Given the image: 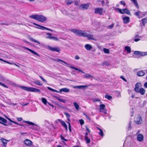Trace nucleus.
<instances>
[{
    "mask_svg": "<svg viewBox=\"0 0 147 147\" xmlns=\"http://www.w3.org/2000/svg\"><path fill=\"white\" fill-rule=\"evenodd\" d=\"M46 34L47 35L49 36L46 37L47 38H48L51 40H53L56 41H58L59 40V39L57 38L54 36H51L52 35V34L51 33H46Z\"/></svg>",
    "mask_w": 147,
    "mask_h": 147,
    "instance_id": "f8f14e48",
    "label": "nucleus"
},
{
    "mask_svg": "<svg viewBox=\"0 0 147 147\" xmlns=\"http://www.w3.org/2000/svg\"><path fill=\"white\" fill-rule=\"evenodd\" d=\"M105 97L109 100H110L112 98L111 96L108 94H106L105 96Z\"/></svg>",
    "mask_w": 147,
    "mask_h": 147,
    "instance_id": "58836bf2",
    "label": "nucleus"
},
{
    "mask_svg": "<svg viewBox=\"0 0 147 147\" xmlns=\"http://www.w3.org/2000/svg\"><path fill=\"white\" fill-rule=\"evenodd\" d=\"M0 60L4 62H5L9 64L10 65H13V63H10L5 60L2 59L0 58Z\"/></svg>",
    "mask_w": 147,
    "mask_h": 147,
    "instance_id": "c03bdc74",
    "label": "nucleus"
},
{
    "mask_svg": "<svg viewBox=\"0 0 147 147\" xmlns=\"http://www.w3.org/2000/svg\"><path fill=\"white\" fill-rule=\"evenodd\" d=\"M42 102L45 105H46L47 103V100L45 98H42Z\"/></svg>",
    "mask_w": 147,
    "mask_h": 147,
    "instance_id": "a19ab883",
    "label": "nucleus"
},
{
    "mask_svg": "<svg viewBox=\"0 0 147 147\" xmlns=\"http://www.w3.org/2000/svg\"><path fill=\"white\" fill-rule=\"evenodd\" d=\"M68 67H69V68H71V69H74L80 72L82 71V70L80 69H78L76 68L75 67L73 66H72V65H71L70 64H69V65H68Z\"/></svg>",
    "mask_w": 147,
    "mask_h": 147,
    "instance_id": "cd10ccee",
    "label": "nucleus"
},
{
    "mask_svg": "<svg viewBox=\"0 0 147 147\" xmlns=\"http://www.w3.org/2000/svg\"><path fill=\"white\" fill-rule=\"evenodd\" d=\"M75 58L76 59L78 60L80 59V57L78 55H76L75 56Z\"/></svg>",
    "mask_w": 147,
    "mask_h": 147,
    "instance_id": "052dcab7",
    "label": "nucleus"
},
{
    "mask_svg": "<svg viewBox=\"0 0 147 147\" xmlns=\"http://www.w3.org/2000/svg\"><path fill=\"white\" fill-rule=\"evenodd\" d=\"M145 72L143 70L139 71L137 72V75L140 77L142 76L145 75Z\"/></svg>",
    "mask_w": 147,
    "mask_h": 147,
    "instance_id": "6ab92c4d",
    "label": "nucleus"
},
{
    "mask_svg": "<svg viewBox=\"0 0 147 147\" xmlns=\"http://www.w3.org/2000/svg\"><path fill=\"white\" fill-rule=\"evenodd\" d=\"M20 88L28 92H32L40 93V90L37 88H34L28 87L25 86H20Z\"/></svg>",
    "mask_w": 147,
    "mask_h": 147,
    "instance_id": "7ed1b4c3",
    "label": "nucleus"
},
{
    "mask_svg": "<svg viewBox=\"0 0 147 147\" xmlns=\"http://www.w3.org/2000/svg\"><path fill=\"white\" fill-rule=\"evenodd\" d=\"M39 77L42 81L46 83L47 82V81L45 80L42 77L40 76H39Z\"/></svg>",
    "mask_w": 147,
    "mask_h": 147,
    "instance_id": "3c124183",
    "label": "nucleus"
},
{
    "mask_svg": "<svg viewBox=\"0 0 147 147\" xmlns=\"http://www.w3.org/2000/svg\"><path fill=\"white\" fill-rule=\"evenodd\" d=\"M65 3L67 5H70L73 2L71 0H65Z\"/></svg>",
    "mask_w": 147,
    "mask_h": 147,
    "instance_id": "f704fd0d",
    "label": "nucleus"
},
{
    "mask_svg": "<svg viewBox=\"0 0 147 147\" xmlns=\"http://www.w3.org/2000/svg\"><path fill=\"white\" fill-rule=\"evenodd\" d=\"M103 51L104 53H109V49L106 48H104L103 49Z\"/></svg>",
    "mask_w": 147,
    "mask_h": 147,
    "instance_id": "49530a36",
    "label": "nucleus"
},
{
    "mask_svg": "<svg viewBox=\"0 0 147 147\" xmlns=\"http://www.w3.org/2000/svg\"><path fill=\"white\" fill-rule=\"evenodd\" d=\"M140 51H135L134 53L135 55H140Z\"/></svg>",
    "mask_w": 147,
    "mask_h": 147,
    "instance_id": "864d4df0",
    "label": "nucleus"
},
{
    "mask_svg": "<svg viewBox=\"0 0 147 147\" xmlns=\"http://www.w3.org/2000/svg\"><path fill=\"white\" fill-rule=\"evenodd\" d=\"M143 24L144 25L146 23L147 21V19L146 18H144L142 20Z\"/></svg>",
    "mask_w": 147,
    "mask_h": 147,
    "instance_id": "37998d69",
    "label": "nucleus"
},
{
    "mask_svg": "<svg viewBox=\"0 0 147 147\" xmlns=\"http://www.w3.org/2000/svg\"><path fill=\"white\" fill-rule=\"evenodd\" d=\"M99 111L105 114H107V111L105 106L103 104H101L99 105Z\"/></svg>",
    "mask_w": 147,
    "mask_h": 147,
    "instance_id": "423d86ee",
    "label": "nucleus"
},
{
    "mask_svg": "<svg viewBox=\"0 0 147 147\" xmlns=\"http://www.w3.org/2000/svg\"><path fill=\"white\" fill-rule=\"evenodd\" d=\"M1 141L2 142V143L3 144V145L5 147H6V146L7 145V141H8V142L9 141V140H6L4 139H3V138H1Z\"/></svg>",
    "mask_w": 147,
    "mask_h": 147,
    "instance_id": "393cba45",
    "label": "nucleus"
},
{
    "mask_svg": "<svg viewBox=\"0 0 147 147\" xmlns=\"http://www.w3.org/2000/svg\"><path fill=\"white\" fill-rule=\"evenodd\" d=\"M80 123L81 125H83L84 123V120L82 119H81L79 120Z\"/></svg>",
    "mask_w": 147,
    "mask_h": 147,
    "instance_id": "603ef678",
    "label": "nucleus"
},
{
    "mask_svg": "<svg viewBox=\"0 0 147 147\" xmlns=\"http://www.w3.org/2000/svg\"><path fill=\"white\" fill-rule=\"evenodd\" d=\"M137 136V139L138 141L139 142H142L143 140L144 136L142 134H138Z\"/></svg>",
    "mask_w": 147,
    "mask_h": 147,
    "instance_id": "f3484780",
    "label": "nucleus"
},
{
    "mask_svg": "<svg viewBox=\"0 0 147 147\" xmlns=\"http://www.w3.org/2000/svg\"><path fill=\"white\" fill-rule=\"evenodd\" d=\"M60 123L62 125L65 129L66 130H67V127L65 123L63 121L61 120Z\"/></svg>",
    "mask_w": 147,
    "mask_h": 147,
    "instance_id": "5701e85b",
    "label": "nucleus"
},
{
    "mask_svg": "<svg viewBox=\"0 0 147 147\" xmlns=\"http://www.w3.org/2000/svg\"><path fill=\"white\" fill-rule=\"evenodd\" d=\"M24 142L26 145L29 146H31L33 143L32 141L28 139H25L24 141Z\"/></svg>",
    "mask_w": 147,
    "mask_h": 147,
    "instance_id": "4468645a",
    "label": "nucleus"
},
{
    "mask_svg": "<svg viewBox=\"0 0 147 147\" xmlns=\"http://www.w3.org/2000/svg\"><path fill=\"white\" fill-rule=\"evenodd\" d=\"M125 49L128 53H129L131 52V49L129 47L126 46L125 47Z\"/></svg>",
    "mask_w": 147,
    "mask_h": 147,
    "instance_id": "72a5a7b5",
    "label": "nucleus"
},
{
    "mask_svg": "<svg viewBox=\"0 0 147 147\" xmlns=\"http://www.w3.org/2000/svg\"><path fill=\"white\" fill-rule=\"evenodd\" d=\"M34 83L39 85L41 86L42 85V83L40 82H39V81H36L34 82Z\"/></svg>",
    "mask_w": 147,
    "mask_h": 147,
    "instance_id": "4c0bfd02",
    "label": "nucleus"
},
{
    "mask_svg": "<svg viewBox=\"0 0 147 147\" xmlns=\"http://www.w3.org/2000/svg\"><path fill=\"white\" fill-rule=\"evenodd\" d=\"M61 120L60 119H57L55 121V122L56 123H58L59 122H60Z\"/></svg>",
    "mask_w": 147,
    "mask_h": 147,
    "instance_id": "0e129e2a",
    "label": "nucleus"
},
{
    "mask_svg": "<svg viewBox=\"0 0 147 147\" xmlns=\"http://www.w3.org/2000/svg\"><path fill=\"white\" fill-rule=\"evenodd\" d=\"M55 61L57 62H59L60 61L62 62L63 63H64L65 64H66L67 65V67H68V65H69V64L67 63L66 62H65L64 61H63L61 60L60 59H56L55 60Z\"/></svg>",
    "mask_w": 147,
    "mask_h": 147,
    "instance_id": "2f4dec72",
    "label": "nucleus"
},
{
    "mask_svg": "<svg viewBox=\"0 0 147 147\" xmlns=\"http://www.w3.org/2000/svg\"><path fill=\"white\" fill-rule=\"evenodd\" d=\"M33 24L34 25H36V26H37L39 27H35L36 28L40 29L42 30H44V29H45V30L50 31H51L52 32H53V30L49 28H47L46 27L41 26L38 25L35 23H33Z\"/></svg>",
    "mask_w": 147,
    "mask_h": 147,
    "instance_id": "1a4fd4ad",
    "label": "nucleus"
},
{
    "mask_svg": "<svg viewBox=\"0 0 147 147\" xmlns=\"http://www.w3.org/2000/svg\"><path fill=\"white\" fill-rule=\"evenodd\" d=\"M146 13L145 12L138 11L134 13V14L135 16H137L138 18H143L145 16Z\"/></svg>",
    "mask_w": 147,
    "mask_h": 147,
    "instance_id": "0eeeda50",
    "label": "nucleus"
},
{
    "mask_svg": "<svg viewBox=\"0 0 147 147\" xmlns=\"http://www.w3.org/2000/svg\"><path fill=\"white\" fill-rule=\"evenodd\" d=\"M147 55V52H140V55L141 56Z\"/></svg>",
    "mask_w": 147,
    "mask_h": 147,
    "instance_id": "c9c22d12",
    "label": "nucleus"
},
{
    "mask_svg": "<svg viewBox=\"0 0 147 147\" xmlns=\"http://www.w3.org/2000/svg\"><path fill=\"white\" fill-rule=\"evenodd\" d=\"M135 122L137 124H140L142 122V119L141 116L138 115L135 118Z\"/></svg>",
    "mask_w": 147,
    "mask_h": 147,
    "instance_id": "9d476101",
    "label": "nucleus"
},
{
    "mask_svg": "<svg viewBox=\"0 0 147 147\" xmlns=\"http://www.w3.org/2000/svg\"><path fill=\"white\" fill-rule=\"evenodd\" d=\"M117 10L121 14H124L125 13L128 15L130 14V13L129 11L127 9H121L119 8H117Z\"/></svg>",
    "mask_w": 147,
    "mask_h": 147,
    "instance_id": "6e6552de",
    "label": "nucleus"
},
{
    "mask_svg": "<svg viewBox=\"0 0 147 147\" xmlns=\"http://www.w3.org/2000/svg\"><path fill=\"white\" fill-rule=\"evenodd\" d=\"M138 8H139L138 4L136 0H130Z\"/></svg>",
    "mask_w": 147,
    "mask_h": 147,
    "instance_id": "473e14b6",
    "label": "nucleus"
},
{
    "mask_svg": "<svg viewBox=\"0 0 147 147\" xmlns=\"http://www.w3.org/2000/svg\"><path fill=\"white\" fill-rule=\"evenodd\" d=\"M0 79L2 81H4L5 80V78L0 75Z\"/></svg>",
    "mask_w": 147,
    "mask_h": 147,
    "instance_id": "09e8293b",
    "label": "nucleus"
},
{
    "mask_svg": "<svg viewBox=\"0 0 147 147\" xmlns=\"http://www.w3.org/2000/svg\"><path fill=\"white\" fill-rule=\"evenodd\" d=\"M30 39L32 41L34 42L37 43L38 44H40V43L38 41L34 39L33 38H30Z\"/></svg>",
    "mask_w": 147,
    "mask_h": 147,
    "instance_id": "ea45409f",
    "label": "nucleus"
},
{
    "mask_svg": "<svg viewBox=\"0 0 147 147\" xmlns=\"http://www.w3.org/2000/svg\"><path fill=\"white\" fill-rule=\"evenodd\" d=\"M67 123L69 124V130L71 132V128L70 124V123H69V122H67Z\"/></svg>",
    "mask_w": 147,
    "mask_h": 147,
    "instance_id": "bf43d9fd",
    "label": "nucleus"
},
{
    "mask_svg": "<svg viewBox=\"0 0 147 147\" xmlns=\"http://www.w3.org/2000/svg\"><path fill=\"white\" fill-rule=\"evenodd\" d=\"M73 104L76 109L78 111L79 110V106L78 103L76 102H74L73 103Z\"/></svg>",
    "mask_w": 147,
    "mask_h": 147,
    "instance_id": "c85d7f7f",
    "label": "nucleus"
},
{
    "mask_svg": "<svg viewBox=\"0 0 147 147\" xmlns=\"http://www.w3.org/2000/svg\"><path fill=\"white\" fill-rule=\"evenodd\" d=\"M83 76L84 78H91L92 79L93 78V76H92L91 75H90L89 74H85Z\"/></svg>",
    "mask_w": 147,
    "mask_h": 147,
    "instance_id": "4be33fe9",
    "label": "nucleus"
},
{
    "mask_svg": "<svg viewBox=\"0 0 147 147\" xmlns=\"http://www.w3.org/2000/svg\"><path fill=\"white\" fill-rule=\"evenodd\" d=\"M103 9L101 8L98 7L95 9V13L96 14H98L100 15H102L103 14Z\"/></svg>",
    "mask_w": 147,
    "mask_h": 147,
    "instance_id": "9b49d317",
    "label": "nucleus"
},
{
    "mask_svg": "<svg viewBox=\"0 0 147 147\" xmlns=\"http://www.w3.org/2000/svg\"><path fill=\"white\" fill-rule=\"evenodd\" d=\"M138 91L136 92L140 93L142 95H144L146 92L145 90L143 88H140V89Z\"/></svg>",
    "mask_w": 147,
    "mask_h": 147,
    "instance_id": "a211bd4d",
    "label": "nucleus"
},
{
    "mask_svg": "<svg viewBox=\"0 0 147 147\" xmlns=\"http://www.w3.org/2000/svg\"><path fill=\"white\" fill-rule=\"evenodd\" d=\"M113 26H114V25L113 24L112 25L109 26V28L110 29H111V28H113Z\"/></svg>",
    "mask_w": 147,
    "mask_h": 147,
    "instance_id": "338daca9",
    "label": "nucleus"
},
{
    "mask_svg": "<svg viewBox=\"0 0 147 147\" xmlns=\"http://www.w3.org/2000/svg\"><path fill=\"white\" fill-rule=\"evenodd\" d=\"M96 128L100 131L98 132V134L100 135L101 136L103 137L104 136V134L102 130L98 127H96Z\"/></svg>",
    "mask_w": 147,
    "mask_h": 147,
    "instance_id": "bb28decb",
    "label": "nucleus"
},
{
    "mask_svg": "<svg viewBox=\"0 0 147 147\" xmlns=\"http://www.w3.org/2000/svg\"><path fill=\"white\" fill-rule=\"evenodd\" d=\"M17 119L18 121H20L22 120V119L21 117H18L17 118Z\"/></svg>",
    "mask_w": 147,
    "mask_h": 147,
    "instance_id": "680f3d73",
    "label": "nucleus"
},
{
    "mask_svg": "<svg viewBox=\"0 0 147 147\" xmlns=\"http://www.w3.org/2000/svg\"><path fill=\"white\" fill-rule=\"evenodd\" d=\"M47 88L49 90L51 91H53V92H57V93H61V92H68L69 91V89L67 88H66L61 89L59 90V91H57L54 89H52V88H51L49 87H47Z\"/></svg>",
    "mask_w": 147,
    "mask_h": 147,
    "instance_id": "20e7f679",
    "label": "nucleus"
},
{
    "mask_svg": "<svg viewBox=\"0 0 147 147\" xmlns=\"http://www.w3.org/2000/svg\"><path fill=\"white\" fill-rule=\"evenodd\" d=\"M144 86L145 88H147V82H146L144 84Z\"/></svg>",
    "mask_w": 147,
    "mask_h": 147,
    "instance_id": "774afa93",
    "label": "nucleus"
},
{
    "mask_svg": "<svg viewBox=\"0 0 147 147\" xmlns=\"http://www.w3.org/2000/svg\"><path fill=\"white\" fill-rule=\"evenodd\" d=\"M25 49H26V50L29 51H30V52H31L32 53L34 54V55H36L38 56H39V55L36 52H35V51H33L28 48H26V47H24Z\"/></svg>",
    "mask_w": 147,
    "mask_h": 147,
    "instance_id": "a878e982",
    "label": "nucleus"
},
{
    "mask_svg": "<svg viewBox=\"0 0 147 147\" xmlns=\"http://www.w3.org/2000/svg\"><path fill=\"white\" fill-rule=\"evenodd\" d=\"M64 114L66 115L67 118H69L70 117V115L67 113H64Z\"/></svg>",
    "mask_w": 147,
    "mask_h": 147,
    "instance_id": "de8ad7c7",
    "label": "nucleus"
},
{
    "mask_svg": "<svg viewBox=\"0 0 147 147\" xmlns=\"http://www.w3.org/2000/svg\"><path fill=\"white\" fill-rule=\"evenodd\" d=\"M130 18L129 17H124L123 18V23L124 24H127L129 22Z\"/></svg>",
    "mask_w": 147,
    "mask_h": 147,
    "instance_id": "aec40b11",
    "label": "nucleus"
},
{
    "mask_svg": "<svg viewBox=\"0 0 147 147\" xmlns=\"http://www.w3.org/2000/svg\"><path fill=\"white\" fill-rule=\"evenodd\" d=\"M0 85H1L3 87H4L6 88H8V87L6 85H5V84H4L0 82Z\"/></svg>",
    "mask_w": 147,
    "mask_h": 147,
    "instance_id": "8fccbe9b",
    "label": "nucleus"
},
{
    "mask_svg": "<svg viewBox=\"0 0 147 147\" xmlns=\"http://www.w3.org/2000/svg\"><path fill=\"white\" fill-rule=\"evenodd\" d=\"M61 140H64L65 141H67V140L65 139L62 136H61Z\"/></svg>",
    "mask_w": 147,
    "mask_h": 147,
    "instance_id": "e2e57ef3",
    "label": "nucleus"
},
{
    "mask_svg": "<svg viewBox=\"0 0 147 147\" xmlns=\"http://www.w3.org/2000/svg\"><path fill=\"white\" fill-rule=\"evenodd\" d=\"M87 86L86 85H81V86H75L73 87V88H87Z\"/></svg>",
    "mask_w": 147,
    "mask_h": 147,
    "instance_id": "b1692460",
    "label": "nucleus"
},
{
    "mask_svg": "<svg viewBox=\"0 0 147 147\" xmlns=\"http://www.w3.org/2000/svg\"><path fill=\"white\" fill-rule=\"evenodd\" d=\"M23 121V122H24L25 123H26L29 124V125H33L31 127H30V128H31L32 129H34V130H37L38 129V126L37 125L34 124V123H33L32 122H30V121Z\"/></svg>",
    "mask_w": 147,
    "mask_h": 147,
    "instance_id": "39448f33",
    "label": "nucleus"
},
{
    "mask_svg": "<svg viewBox=\"0 0 147 147\" xmlns=\"http://www.w3.org/2000/svg\"><path fill=\"white\" fill-rule=\"evenodd\" d=\"M56 98L60 102H63L64 103H65L66 102V101L65 100L61 98L58 97L56 96Z\"/></svg>",
    "mask_w": 147,
    "mask_h": 147,
    "instance_id": "7c9ffc66",
    "label": "nucleus"
},
{
    "mask_svg": "<svg viewBox=\"0 0 147 147\" xmlns=\"http://www.w3.org/2000/svg\"><path fill=\"white\" fill-rule=\"evenodd\" d=\"M94 102L96 101L100 102V100L99 99L96 98L94 99Z\"/></svg>",
    "mask_w": 147,
    "mask_h": 147,
    "instance_id": "4d7b16f0",
    "label": "nucleus"
},
{
    "mask_svg": "<svg viewBox=\"0 0 147 147\" xmlns=\"http://www.w3.org/2000/svg\"><path fill=\"white\" fill-rule=\"evenodd\" d=\"M0 120L4 123H6L7 121L5 119L1 117H0Z\"/></svg>",
    "mask_w": 147,
    "mask_h": 147,
    "instance_id": "a18cd8bd",
    "label": "nucleus"
},
{
    "mask_svg": "<svg viewBox=\"0 0 147 147\" xmlns=\"http://www.w3.org/2000/svg\"><path fill=\"white\" fill-rule=\"evenodd\" d=\"M141 84L140 83H137L135 85V87L134 89L135 91L136 92L140 89V88L141 87Z\"/></svg>",
    "mask_w": 147,
    "mask_h": 147,
    "instance_id": "dca6fc26",
    "label": "nucleus"
},
{
    "mask_svg": "<svg viewBox=\"0 0 147 147\" xmlns=\"http://www.w3.org/2000/svg\"><path fill=\"white\" fill-rule=\"evenodd\" d=\"M90 3L84 4H81L79 7L81 9H87L89 6Z\"/></svg>",
    "mask_w": 147,
    "mask_h": 147,
    "instance_id": "2eb2a0df",
    "label": "nucleus"
},
{
    "mask_svg": "<svg viewBox=\"0 0 147 147\" xmlns=\"http://www.w3.org/2000/svg\"><path fill=\"white\" fill-rule=\"evenodd\" d=\"M85 140L86 141V143L89 144L90 142V140L88 137H85Z\"/></svg>",
    "mask_w": 147,
    "mask_h": 147,
    "instance_id": "e433bc0d",
    "label": "nucleus"
},
{
    "mask_svg": "<svg viewBox=\"0 0 147 147\" xmlns=\"http://www.w3.org/2000/svg\"><path fill=\"white\" fill-rule=\"evenodd\" d=\"M86 130L89 133H90V130L89 129V128H88V127H87V126H86Z\"/></svg>",
    "mask_w": 147,
    "mask_h": 147,
    "instance_id": "5fc2aeb1",
    "label": "nucleus"
},
{
    "mask_svg": "<svg viewBox=\"0 0 147 147\" xmlns=\"http://www.w3.org/2000/svg\"><path fill=\"white\" fill-rule=\"evenodd\" d=\"M70 31L73 32L76 35L79 36H82L84 37H86L88 38L89 39H92L94 40L93 35L88 34L82 30H80L76 29H71Z\"/></svg>",
    "mask_w": 147,
    "mask_h": 147,
    "instance_id": "f257e3e1",
    "label": "nucleus"
},
{
    "mask_svg": "<svg viewBox=\"0 0 147 147\" xmlns=\"http://www.w3.org/2000/svg\"><path fill=\"white\" fill-rule=\"evenodd\" d=\"M120 3L121 4H122V5H123L124 6H125V2L124 1H121L120 2Z\"/></svg>",
    "mask_w": 147,
    "mask_h": 147,
    "instance_id": "6e6d98bb",
    "label": "nucleus"
},
{
    "mask_svg": "<svg viewBox=\"0 0 147 147\" xmlns=\"http://www.w3.org/2000/svg\"><path fill=\"white\" fill-rule=\"evenodd\" d=\"M85 48L88 51H89L92 48V47L90 44H87L85 45Z\"/></svg>",
    "mask_w": 147,
    "mask_h": 147,
    "instance_id": "412c9836",
    "label": "nucleus"
},
{
    "mask_svg": "<svg viewBox=\"0 0 147 147\" xmlns=\"http://www.w3.org/2000/svg\"><path fill=\"white\" fill-rule=\"evenodd\" d=\"M7 118L9 121H11V122L12 123H13L15 124H16L19 125H20V126H23V124H19L18 123L12 120L11 119H10V118H9L8 117H7Z\"/></svg>",
    "mask_w": 147,
    "mask_h": 147,
    "instance_id": "c756f323",
    "label": "nucleus"
},
{
    "mask_svg": "<svg viewBox=\"0 0 147 147\" xmlns=\"http://www.w3.org/2000/svg\"><path fill=\"white\" fill-rule=\"evenodd\" d=\"M139 37V35L138 34H136L135 36V38H135L134 39V40L135 42H138V41H139L140 39L139 38H137Z\"/></svg>",
    "mask_w": 147,
    "mask_h": 147,
    "instance_id": "79ce46f5",
    "label": "nucleus"
},
{
    "mask_svg": "<svg viewBox=\"0 0 147 147\" xmlns=\"http://www.w3.org/2000/svg\"><path fill=\"white\" fill-rule=\"evenodd\" d=\"M48 48L52 51H56L59 52L60 51V49L58 47H53L50 46H48Z\"/></svg>",
    "mask_w": 147,
    "mask_h": 147,
    "instance_id": "ddd939ff",
    "label": "nucleus"
},
{
    "mask_svg": "<svg viewBox=\"0 0 147 147\" xmlns=\"http://www.w3.org/2000/svg\"><path fill=\"white\" fill-rule=\"evenodd\" d=\"M30 17L41 22H43L46 20L47 18L42 15H34L30 16Z\"/></svg>",
    "mask_w": 147,
    "mask_h": 147,
    "instance_id": "f03ea898",
    "label": "nucleus"
},
{
    "mask_svg": "<svg viewBox=\"0 0 147 147\" xmlns=\"http://www.w3.org/2000/svg\"><path fill=\"white\" fill-rule=\"evenodd\" d=\"M120 78L122 79L124 81H125V82H126L127 81H126V79H125L124 78V76H121L120 77Z\"/></svg>",
    "mask_w": 147,
    "mask_h": 147,
    "instance_id": "13d9d810",
    "label": "nucleus"
},
{
    "mask_svg": "<svg viewBox=\"0 0 147 147\" xmlns=\"http://www.w3.org/2000/svg\"><path fill=\"white\" fill-rule=\"evenodd\" d=\"M28 103H27L25 104H24V103H22L20 104L22 106H25L28 105Z\"/></svg>",
    "mask_w": 147,
    "mask_h": 147,
    "instance_id": "69168bd1",
    "label": "nucleus"
}]
</instances>
